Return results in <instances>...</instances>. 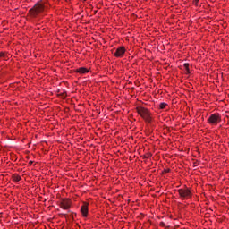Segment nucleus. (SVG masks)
<instances>
[{
	"instance_id": "nucleus-4",
	"label": "nucleus",
	"mask_w": 229,
	"mask_h": 229,
	"mask_svg": "<svg viewBox=\"0 0 229 229\" xmlns=\"http://www.w3.org/2000/svg\"><path fill=\"white\" fill-rule=\"evenodd\" d=\"M178 194L182 199H189L192 198V193L191 192V190L188 188L179 189Z\"/></svg>"
},
{
	"instance_id": "nucleus-15",
	"label": "nucleus",
	"mask_w": 229,
	"mask_h": 229,
	"mask_svg": "<svg viewBox=\"0 0 229 229\" xmlns=\"http://www.w3.org/2000/svg\"><path fill=\"white\" fill-rule=\"evenodd\" d=\"M199 0H195V3H199Z\"/></svg>"
},
{
	"instance_id": "nucleus-2",
	"label": "nucleus",
	"mask_w": 229,
	"mask_h": 229,
	"mask_svg": "<svg viewBox=\"0 0 229 229\" xmlns=\"http://www.w3.org/2000/svg\"><path fill=\"white\" fill-rule=\"evenodd\" d=\"M137 113L139 114V115H140V117H142V119H144L145 123H151V121H153V119L151 118V113L149 112V110H148V108L146 107H142V106H138L136 108Z\"/></svg>"
},
{
	"instance_id": "nucleus-5",
	"label": "nucleus",
	"mask_w": 229,
	"mask_h": 229,
	"mask_svg": "<svg viewBox=\"0 0 229 229\" xmlns=\"http://www.w3.org/2000/svg\"><path fill=\"white\" fill-rule=\"evenodd\" d=\"M60 207L63 208V210H69L71 208V199H63L60 202Z\"/></svg>"
},
{
	"instance_id": "nucleus-3",
	"label": "nucleus",
	"mask_w": 229,
	"mask_h": 229,
	"mask_svg": "<svg viewBox=\"0 0 229 229\" xmlns=\"http://www.w3.org/2000/svg\"><path fill=\"white\" fill-rule=\"evenodd\" d=\"M220 122L221 114H219V113H215L211 114L208 119V124H211V126H217V124H219Z\"/></svg>"
},
{
	"instance_id": "nucleus-8",
	"label": "nucleus",
	"mask_w": 229,
	"mask_h": 229,
	"mask_svg": "<svg viewBox=\"0 0 229 229\" xmlns=\"http://www.w3.org/2000/svg\"><path fill=\"white\" fill-rule=\"evenodd\" d=\"M76 72H78L79 74H87V72H89V69L85 67H80L76 70Z\"/></svg>"
},
{
	"instance_id": "nucleus-12",
	"label": "nucleus",
	"mask_w": 229,
	"mask_h": 229,
	"mask_svg": "<svg viewBox=\"0 0 229 229\" xmlns=\"http://www.w3.org/2000/svg\"><path fill=\"white\" fill-rule=\"evenodd\" d=\"M171 169H165L163 172V174H165L166 173H170Z\"/></svg>"
},
{
	"instance_id": "nucleus-1",
	"label": "nucleus",
	"mask_w": 229,
	"mask_h": 229,
	"mask_svg": "<svg viewBox=\"0 0 229 229\" xmlns=\"http://www.w3.org/2000/svg\"><path fill=\"white\" fill-rule=\"evenodd\" d=\"M49 6L47 5V0H41L38 2L30 11L29 13L31 17H38L43 12H46Z\"/></svg>"
},
{
	"instance_id": "nucleus-7",
	"label": "nucleus",
	"mask_w": 229,
	"mask_h": 229,
	"mask_svg": "<svg viewBox=\"0 0 229 229\" xmlns=\"http://www.w3.org/2000/svg\"><path fill=\"white\" fill-rule=\"evenodd\" d=\"M126 53V47H119L115 53L114 54V56H115L116 58H123V56H124V54Z\"/></svg>"
},
{
	"instance_id": "nucleus-6",
	"label": "nucleus",
	"mask_w": 229,
	"mask_h": 229,
	"mask_svg": "<svg viewBox=\"0 0 229 229\" xmlns=\"http://www.w3.org/2000/svg\"><path fill=\"white\" fill-rule=\"evenodd\" d=\"M81 214L82 217L89 216V202H83L82 206L81 207Z\"/></svg>"
},
{
	"instance_id": "nucleus-13",
	"label": "nucleus",
	"mask_w": 229,
	"mask_h": 229,
	"mask_svg": "<svg viewBox=\"0 0 229 229\" xmlns=\"http://www.w3.org/2000/svg\"><path fill=\"white\" fill-rule=\"evenodd\" d=\"M0 58H4V52H0Z\"/></svg>"
},
{
	"instance_id": "nucleus-11",
	"label": "nucleus",
	"mask_w": 229,
	"mask_h": 229,
	"mask_svg": "<svg viewBox=\"0 0 229 229\" xmlns=\"http://www.w3.org/2000/svg\"><path fill=\"white\" fill-rule=\"evenodd\" d=\"M166 106H167V104H165L164 102L160 103V105H159V107L161 110H164V108H165Z\"/></svg>"
},
{
	"instance_id": "nucleus-14",
	"label": "nucleus",
	"mask_w": 229,
	"mask_h": 229,
	"mask_svg": "<svg viewBox=\"0 0 229 229\" xmlns=\"http://www.w3.org/2000/svg\"><path fill=\"white\" fill-rule=\"evenodd\" d=\"M160 226H164V222H161V223H160Z\"/></svg>"
},
{
	"instance_id": "nucleus-16",
	"label": "nucleus",
	"mask_w": 229,
	"mask_h": 229,
	"mask_svg": "<svg viewBox=\"0 0 229 229\" xmlns=\"http://www.w3.org/2000/svg\"><path fill=\"white\" fill-rule=\"evenodd\" d=\"M30 164H33V161H30Z\"/></svg>"
},
{
	"instance_id": "nucleus-10",
	"label": "nucleus",
	"mask_w": 229,
	"mask_h": 229,
	"mask_svg": "<svg viewBox=\"0 0 229 229\" xmlns=\"http://www.w3.org/2000/svg\"><path fill=\"white\" fill-rule=\"evenodd\" d=\"M183 68L185 69L187 74H191V70L189 69V63H185L183 64Z\"/></svg>"
},
{
	"instance_id": "nucleus-9",
	"label": "nucleus",
	"mask_w": 229,
	"mask_h": 229,
	"mask_svg": "<svg viewBox=\"0 0 229 229\" xmlns=\"http://www.w3.org/2000/svg\"><path fill=\"white\" fill-rule=\"evenodd\" d=\"M13 182H21V175H19L17 174H13Z\"/></svg>"
}]
</instances>
